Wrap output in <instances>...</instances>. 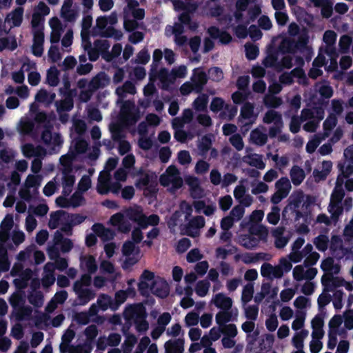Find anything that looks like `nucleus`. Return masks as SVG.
<instances>
[{"label":"nucleus","instance_id":"55","mask_svg":"<svg viewBox=\"0 0 353 353\" xmlns=\"http://www.w3.org/2000/svg\"><path fill=\"white\" fill-rule=\"evenodd\" d=\"M281 103V99L275 96H266L264 99L265 105L268 108H276Z\"/></svg>","mask_w":353,"mask_h":353},{"label":"nucleus","instance_id":"63","mask_svg":"<svg viewBox=\"0 0 353 353\" xmlns=\"http://www.w3.org/2000/svg\"><path fill=\"white\" fill-rule=\"evenodd\" d=\"M334 268V259L332 257H327L325 259L321 265V268L325 272H327L328 274H332V270Z\"/></svg>","mask_w":353,"mask_h":353},{"label":"nucleus","instance_id":"20","mask_svg":"<svg viewBox=\"0 0 353 353\" xmlns=\"http://www.w3.org/2000/svg\"><path fill=\"white\" fill-rule=\"evenodd\" d=\"M263 122L270 124L274 122L275 125H282L281 114L275 110H268L263 117Z\"/></svg>","mask_w":353,"mask_h":353},{"label":"nucleus","instance_id":"4","mask_svg":"<svg viewBox=\"0 0 353 353\" xmlns=\"http://www.w3.org/2000/svg\"><path fill=\"white\" fill-rule=\"evenodd\" d=\"M151 292L157 297L165 299L170 294V287L167 281L160 277L153 281L150 285Z\"/></svg>","mask_w":353,"mask_h":353},{"label":"nucleus","instance_id":"2","mask_svg":"<svg viewBox=\"0 0 353 353\" xmlns=\"http://www.w3.org/2000/svg\"><path fill=\"white\" fill-rule=\"evenodd\" d=\"M345 196V191L341 183H336V185L331 194L330 202L329 205V212L332 214L334 219H337L343 213V208L342 201Z\"/></svg>","mask_w":353,"mask_h":353},{"label":"nucleus","instance_id":"35","mask_svg":"<svg viewBox=\"0 0 353 353\" xmlns=\"http://www.w3.org/2000/svg\"><path fill=\"white\" fill-rule=\"evenodd\" d=\"M85 218L86 216L80 214H70L66 212L64 221H68L74 227L82 223L85 221Z\"/></svg>","mask_w":353,"mask_h":353},{"label":"nucleus","instance_id":"47","mask_svg":"<svg viewBox=\"0 0 353 353\" xmlns=\"http://www.w3.org/2000/svg\"><path fill=\"white\" fill-rule=\"evenodd\" d=\"M250 161L249 165L255 167L259 170H263L265 167V163L263 162L261 156L258 154H253L249 156Z\"/></svg>","mask_w":353,"mask_h":353},{"label":"nucleus","instance_id":"37","mask_svg":"<svg viewBox=\"0 0 353 353\" xmlns=\"http://www.w3.org/2000/svg\"><path fill=\"white\" fill-rule=\"evenodd\" d=\"M266 219L272 225H276L280 220V208L278 206H273L272 210L267 214Z\"/></svg>","mask_w":353,"mask_h":353},{"label":"nucleus","instance_id":"60","mask_svg":"<svg viewBox=\"0 0 353 353\" xmlns=\"http://www.w3.org/2000/svg\"><path fill=\"white\" fill-rule=\"evenodd\" d=\"M302 122L301 119H300L299 116H293L290 123V132L293 134L298 133L300 131Z\"/></svg>","mask_w":353,"mask_h":353},{"label":"nucleus","instance_id":"45","mask_svg":"<svg viewBox=\"0 0 353 353\" xmlns=\"http://www.w3.org/2000/svg\"><path fill=\"white\" fill-rule=\"evenodd\" d=\"M254 114V105L250 102L243 104L241 109V117L245 119H250Z\"/></svg>","mask_w":353,"mask_h":353},{"label":"nucleus","instance_id":"50","mask_svg":"<svg viewBox=\"0 0 353 353\" xmlns=\"http://www.w3.org/2000/svg\"><path fill=\"white\" fill-rule=\"evenodd\" d=\"M209 78L213 81H219L223 78L222 70L219 67H212L208 70Z\"/></svg>","mask_w":353,"mask_h":353},{"label":"nucleus","instance_id":"22","mask_svg":"<svg viewBox=\"0 0 353 353\" xmlns=\"http://www.w3.org/2000/svg\"><path fill=\"white\" fill-rule=\"evenodd\" d=\"M81 265L84 264L86 270L90 274H94L97 270V265L95 258L92 255L81 258Z\"/></svg>","mask_w":353,"mask_h":353},{"label":"nucleus","instance_id":"11","mask_svg":"<svg viewBox=\"0 0 353 353\" xmlns=\"http://www.w3.org/2000/svg\"><path fill=\"white\" fill-rule=\"evenodd\" d=\"M205 225V219L202 216H196L194 217L188 223L187 226V235L194 237L197 234V231L193 232L192 229L197 230L201 228Z\"/></svg>","mask_w":353,"mask_h":353},{"label":"nucleus","instance_id":"28","mask_svg":"<svg viewBox=\"0 0 353 353\" xmlns=\"http://www.w3.org/2000/svg\"><path fill=\"white\" fill-rule=\"evenodd\" d=\"M143 215L142 211L138 209L130 208L126 211L128 218L134 222L138 223L140 226L143 223Z\"/></svg>","mask_w":353,"mask_h":353},{"label":"nucleus","instance_id":"57","mask_svg":"<svg viewBox=\"0 0 353 353\" xmlns=\"http://www.w3.org/2000/svg\"><path fill=\"white\" fill-rule=\"evenodd\" d=\"M343 292L341 290H336L334 292L333 296V305L334 307L336 310H341L343 307Z\"/></svg>","mask_w":353,"mask_h":353},{"label":"nucleus","instance_id":"31","mask_svg":"<svg viewBox=\"0 0 353 353\" xmlns=\"http://www.w3.org/2000/svg\"><path fill=\"white\" fill-rule=\"evenodd\" d=\"M308 332L306 330H302L301 332L296 333L292 339L293 345L296 349L303 348L304 339L307 336Z\"/></svg>","mask_w":353,"mask_h":353},{"label":"nucleus","instance_id":"9","mask_svg":"<svg viewBox=\"0 0 353 353\" xmlns=\"http://www.w3.org/2000/svg\"><path fill=\"white\" fill-rule=\"evenodd\" d=\"M13 217L11 214H7L0 225V240L6 239L10 231L13 227Z\"/></svg>","mask_w":353,"mask_h":353},{"label":"nucleus","instance_id":"46","mask_svg":"<svg viewBox=\"0 0 353 353\" xmlns=\"http://www.w3.org/2000/svg\"><path fill=\"white\" fill-rule=\"evenodd\" d=\"M337 119L335 116H329L323 123V130L326 134H329L336 125Z\"/></svg>","mask_w":353,"mask_h":353},{"label":"nucleus","instance_id":"62","mask_svg":"<svg viewBox=\"0 0 353 353\" xmlns=\"http://www.w3.org/2000/svg\"><path fill=\"white\" fill-rule=\"evenodd\" d=\"M48 57L52 63H56L61 59L59 47L52 45L48 50Z\"/></svg>","mask_w":353,"mask_h":353},{"label":"nucleus","instance_id":"8","mask_svg":"<svg viewBox=\"0 0 353 353\" xmlns=\"http://www.w3.org/2000/svg\"><path fill=\"white\" fill-rule=\"evenodd\" d=\"M165 353H183L184 351V339L168 340L164 345Z\"/></svg>","mask_w":353,"mask_h":353},{"label":"nucleus","instance_id":"59","mask_svg":"<svg viewBox=\"0 0 353 353\" xmlns=\"http://www.w3.org/2000/svg\"><path fill=\"white\" fill-rule=\"evenodd\" d=\"M22 152L26 158L37 156V149L32 143H26L22 146Z\"/></svg>","mask_w":353,"mask_h":353},{"label":"nucleus","instance_id":"43","mask_svg":"<svg viewBox=\"0 0 353 353\" xmlns=\"http://www.w3.org/2000/svg\"><path fill=\"white\" fill-rule=\"evenodd\" d=\"M352 38L348 35H343L339 39V49L341 53H347L352 43Z\"/></svg>","mask_w":353,"mask_h":353},{"label":"nucleus","instance_id":"41","mask_svg":"<svg viewBox=\"0 0 353 353\" xmlns=\"http://www.w3.org/2000/svg\"><path fill=\"white\" fill-rule=\"evenodd\" d=\"M160 218L157 214H152L148 216L143 215V223L141 225L142 228H145L148 225L156 226L159 224Z\"/></svg>","mask_w":353,"mask_h":353},{"label":"nucleus","instance_id":"34","mask_svg":"<svg viewBox=\"0 0 353 353\" xmlns=\"http://www.w3.org/2000/svg\"><path fill=\"white\" fill-rule=\"evenodd\" d=\"M17 48V43L14 37H13L11 41H10L8 37L0 38V52L6 48L14 50Z\"/></svg>","mask_w":353,"mask_h":353},{"label":"nucleus","instance_id":"51","mask_svg":"<svg viewBox=\"0 0 353 353\" xmlns=\"http://www.w3.org/2000/svg\"><path fill=\"white\" fill-rule=\"evenodd\" d=\"M92 231L100 237H105L110 233L112 235V232L110 229L105 228L101 223H94L92 226Z\"/></svg>","mask_w":353,"mask_h":353},{"label":"nucleus","instance_id":"7","mask_svg":"<svg viewBox=\"0 0 353 353\" xmlns=\"http://www.w3.org/2000/svg\"><path fill=\"white\" fill-rule=\"evenodd\" d=\"M193 72L192 82L194 85L195 91L200 92L207 83L208 78L207 74L199 68L194 69Z\"/></svg>","mask_w":353,"mask_h":353},{"label":"nucleus","instance_id":"49","mask_svg":"<svg viewBox=\"0 0 353 353\" xmlns=\"http://www.w3.org/2000/svg\"><path fill=\"white\" fill-rule=\"evenodd\" d=\"M212 140L210 137L205 135L202 137L201 141L198 145V148L202 154H206L211 148Z\"/></svg>","mask_w":353,"mask_h":353},{"label":"nucleus","instance_id":"5","mask_svg":"<svg viewBox=\"0 0 353 353\" xmlns=\"http://www.w3.org/2000/svg\"><path fill=\"white\" fill-rule=\"evenodd\" d=\"M303 200V194L301 191L297 192L296 194H292L288 199V204L283 210V219H287V214L289 211L296 210L297 209H299Z\"/></svg>","mask_w":353,"mask_h":353},{"label":"nucleus","instance_id":"21","mask_svg":"<svg viewBox=\"0 0 353 353\" xmlns=\"http://www.w3.org/2000/svg\"><path fill=\"white\" fill-rule=\"evenodd\" d=\"M224 111L221 112L219 117L222 119L232 120L237 114V107L231 104H226L224 106Z\"/></svg>","mask_w":353,"mask_h":353},{"label":"nucleus","instance_id":"42","mask_svg":"<svg viewBox=\"0 0 353 353\" xmlns=\"http://www.w3.org/2000/svg\"><path fill=\"white\" fill-rule=\"evenodd\" d=\"M225 103L221 97H214L210 103V109L214 113H218L224 108Z\"/></svg>","mask_w":353,"mask_h":353},{"label":"nucleus","instance_id":"53","mask_svg":"<svg viewBox=\"0 0 353 353\" xmlns=\"http://www.w3.org/2000/svg\"><path fill=\"white\" fill-rule=\"evenodd\" d=\"M112 301L111 297L105 294H101L97 299L99 307L102 310H106L110 306Z\"/></svg>","mask_w":353,"mask_h":353},{"label":"nucleus","instance_id":"30","mask_svg":"<svg viewBox=\"0 0 353 353\" xmlns=\"http://www.w3.org/2000/svg\"><path fill=\"white\" fill-rule=\"evenodd\" d=\"M216 322L219 326H224L232 320V312L223 310L219 312L215 316Z\"/></svg>","mask_w":353,"mask_h":353},{"label":"nucleus","instance_id":"40","mask_svg":"<svg viewBox=\"0 0 353 353\" xmlns=\"http://www.w3.org/2000/svg\"><path fill=\"white\" fill-rule=\"evenodd\" d=\"M41 176L39 175L29 174L26 180V187L28 188H35L37 189L41 184Z\"/></svg>","mask_w":353,"mask_h":353},{"label":"nucleus","instance_id":"39","mask_svg":"<svg viewBox=\"0 0 353 353\" xmlns=\"http://www.w3.org/2000/svg\"><path fill=\"white\" fill-rule=\"evenodd\" d=\"M43 22L44 19L42 17V14H39L37 12H34L32 17L31 25L32 28V31L41 28L43 30Z\"/></svg>","mask_w":353,"mask_h":353},{"label":"nucleus","instance_id":"1","mask_svg":"<svg viewBox=\"0 0 353 353\" xmlns=\"http://www.w3.org/2000/svg\"><path fill=\"white\" fill-rule=\"evenodd\" d=\"M128 312L134 319V323L137 332H145L149 328V323L146 321L148 316L146 309L142 304L130 305Z\"/></svg>","mask_w":353,"mask_h":353},{"label":"nucleus","instance_id":"64","mask_svg":"<svg viewBox=\"0 0 353 353\" xmlns=\"http://www.w3.org/2000/svg\"><path fill=\"white\" fill-rule=\"evenodd\" d=\"M337 34L334 30H326L323 34V41L326 45H335Z\"/></svg>","mask_w":353,"mask_h":353},{"label":"nucleus","instance_id":"6","mask_svg":"<svg viewBox=\"0 0 353 353\" xmlns=\"http://www.w3.org/2000/svg\"><path fill=\"white\" fill-rule=\"evenodd\" d=\"M279 50L274 46H270L267 50V56L263 61V65L265 68H274L276 70L279 65Z\"/></svg>","mask_w":353,"mask_h":353},{"label":"nucleus","instance_id":"23","mask_svg":"<svg viewBox=\"0 0 353 353\" xmlns=\"http://www.w3.org/2000/svg\"><path fill=\"white\" fill-rule=\"evenodd\" d=\"M57 111L58 113L70 111L74 107V102L72 98L67 97L63 100L56 102Z\"/></svg>","mask_w":353,"mask_h":353},{"label":"nucleus","instance_id":"27","mask_svg":"<svg viewBox=\"0 0 353 353\" xmlns=\"http://www.w3.org/2000/svg\"><path fill=\"white\" fill-rule=\"evenodd\" d=\"M208 103V96L202 94L195 99L193 102L194 108L199 112L205 111Z\"/></svg>","mask_w":353,"mask_h":353},{"label":"nucleus","instance_id":"26","mask_svg":"<svg viewBox=\"0 0 353 353\" xmlns=\"http://www.w3.org/2000/svg\"><path fill=\"white\" fill-rule=\"evenodd\" d=\"M24 9L19 6L16 8L10 14L11 21L14 27H19L23 21Z\"/></svg>","mask_w":353,"mask_h":353},{"label":"nucleus","instance_id":"24","mask_svg":"<svg viewBox=\"0 0 353 353\" xmlns=\"http://www.w3.org/2000/svg\"><path fill=\"white\" fill-rule=\"evenodd\" d=\"M296 47V43L294 41L290 39H284L279 45L277 50L279 52L282 54L292 53L294 52V49Z\"/></svg>","mask_w":353,"mask_h":353},{"label":"nucleus","instance_id":"16","mask_svg":"<svg viewBox=\"0 0 353 353\" xmlns=\"http://www.w3.org/2000/svg\"><path fill=\"white\" fill-rule=\"evenodd\" d=\"M66 212L59 210L55 212H52L50 214V219L48 222V227L51 230L56 229L59 225L60 221L62 222L64 221V217H65Z\"/></svg>","mask_w":353,"mask_h":353},{"label":"nucleus","instance_id":"58","mask_svg":"<svg viewBox=\"0 0 353 353\" xmlns=\"http://www.w3.org/2000/svg\"><path fill=\"white\" fill-rule=\"evenodd\" d=\"M150 55L148 50L144 48L137 55L136 62L139 64L145 65L148 63Z\"/></svg>","mask_w":353,"mask_h":353},{"label":"nucleus","instance_id":"54","mask_svg":"<svg viewBox=\"0 0 353 353\" xmlns=\"http://www.w3.org/2000/svg\"><path fill=\"white\" fill-rule=\"evenodd\" d=\"M74 148L76 154H83L88 150V143L85 139L79 138L76 139Z\"/></svg>","mask_w":353,"mask_h":353},{"label":"nucleus","instance_id":"29","mask_svg":"<svg viewBox=\"0 0 353 353\" xmlns=\"http://www.w3.org/2000/svg\"><path fill=\"white\" fill-rule=\"evenodd\" d=\"M77 296L79 300V304L85 305L95 297V293L91 289L85 288L79 294H77Z\"/></svg>","mask_w":353,"mask_h":353},{"label":"nucleus","instance_id":"15","mask_svg":"<svg viewBox=\"0 0 353 353\" xmlns=\"http://www.w3.org/2000/svg\"><path fill=\"white\" fill-rule=\"evenodd\" d=\"M97 192L101 195L107 194L110 192V174L108 173L105 176L100 174L98 179V184L97 187Z\"/></svg>","mask_w":353,"mask_h":353},{"label":"nucleus","instance_id":"13","mask_svg":"<svg viewBox=\"0 0 353 353\" xmlns=\"http://www.w3.org/2000/svg\"><path fill=\"white\" fill-rule=\"evenodd\" d=\"M291 181L294 185H299L305 179L304 170L299 165H294L290 172Z\"/></svg>","mask_w":353,"mask_h":353},{"label":"nucleus","instance_id":"44","mask_svg":"<svg viewBox=\"0 0 353 353\" xmlns=\"http://www.w3.org/2000/svg\"><path fill=\"white\" fill-rule=\"evenodd\" d=\"M163 57V52L160 49H156L153 52L152 63L151 65V72H157L159 63Z\"/></svg>","mask_w":353,"mask_h":353},{"label":"nucleus","instance_id":"25","mask_svg":"<svg viewBox=\"0 0 353 353\" xmlns=\"http://www.w3.org/2000/svg\"><path fill=\"white\" fill-rule=\"evenodd\" d=\"M59 70L55 66L51 67L47 72L46 81L52 87L57 86L59 83Z\"/></svg>","mask_w":353,"mask_h":353},{"label":"nucleus","instance_id":"17","mask_svg":"<svg viewBox=\"0 0 353 353\" xmlns=\"http://www.w3.org/2000/svg\"><path fill=\"white\" fill-rule=\"evenodd\" d=\"M32 309L30 306L23 305L14 310V316L18 321L28 320L31 317Z\"/></svg>","mask_w":353,"mask_h":353},{"label":"nucleus","instance_id":"36","mask_svg":"<svg viewBox=\"0 0 353 353\" xmlns=\"http://www.w3.org/2000/svg\"><path fill=\"white\" fill-rule=\"evenodd\" d=\"M24 299L21 293L14 292L9 298V303L14 310L24 304Z\"/></svg>","mask_w":353,"mask_h":353},{"label":"nucleus","instance_id":"12","mask_svg":"<svg viewBox=\"0 0 353 353\" xmlns=\"http://www.w3.org/2000/svg\"><path fill=\"white\" fill-rule=\"evenodd\" d=\"M214 303L218 308L223 310H230L232 305V300L223 294L219 293L215 296Z\"/></svg>","mask_w":353,"mask_h":353},{"label":"nucleus","instance_id":"38","mask_svg":"<svg viewBox=\"0 0 353 353\" xmlns=\"http://www.w3.org/2000/svg\"><path fill=\"white\" fill-rule=\"evenodd\" d=\"M28 301L34 307H39L43 303V296L41 292L37 291L28 296Z\"/></svg>","mask_w":353,"mask_h":353},{"label":"nucleus","instance_id":"52","mask_svg":"<svg viewBox=\"0 0 353 353\" xmlns=\"http://www.w3.org/2000/svg\"><path fill=\"white\" fill-rule=\"evenodd\" d=\"M321 141V138L318 135H315L312 139H310L306 144L305 150L309 154H312L315 152L317 147Z\"/></svg>","mask_w":353,"mask_h":353},{"label":"nucleus","instance_id":"56","mask_svg":"<svg viewBox=\"0 0 353 353\" xmlns=\"http://www.w3.org/2000/svg\"><path fill=\"white\" fill-rule=\"evenodd\" d=\"M259 53V48L256 46L250 44L245 46V57L248 60H254Z\"/></svg>","mask_w":353,"mask_h":353},{"label":"nucleus","instance_id":"19","mask_svg":"<svg viewBox=\"0 0 353 353\" xmlns=\"http://www.w3.org/2000/svg\"><path fill=\"white\" fill-rule=\"evenodd\" d=\"M275 188L279 192L288 196L291 188V183L287 177H281L275 183Z\"/></svg>","mask_w":353,"mask_h":353},{"label":"nucleus","instance_id":"10","mask_svg":"<svg viewBox=\"0 0 353 353\" xmlns=\"http://www.w3.org/2000/svg\"><path fill=\"white\" fill-rule=\"evenodd\" d=\"M186 184L190 187L191 195L193 198H199L201 196V188L198 178L189 176L185 179Z\"/></svg>","mask_w":353,"mask_h":353},{"label":"nucleus","instance_id":"32","mask_svg":"<svg viewBox=\"0 0 353 353\" xmlns=\"http://www.w3.org/2000/svg\"><path fill=\"white\" fill-rule=\"evenodd\" d=\"M329 239L326 235L320 234L314 239V244L316 249L325 252L328 248Z\"/></svg>","mask_w":353,"mask_h":353},{"label":"nucleus","instance_id":"3","mask_svg":"<svg viewBox=\"0 0 353 353\" xmlns=\"http://www.w3.org/2000/svg\"><path fill=\"white\" fill-rule=\"evenodd\" d=\"M138 174L140 177L137 180L135 185L138 189L145 188L151 193H156L157 190L156 189L157 176L153 174H149L145 172L143 170H140L138 172Z\"/></svg>","mask_w":353,"mask_h":353},{"label":"nucleus","instance_id":"61","mask_svg":"<svg viewBox=\"0 0 353 353\" xmlns=\"http://www.w3.org/2000/svg\"><path fill=\"white\" fill-rule=\"evenodd\" d=\"M74 320L79 325H87L90 322V314L87 312H77L74 316Z\"/></svg>","mask_w":353,"mask_h":353},{"label":"nucleus","instance_id":"48","mask_svg":"<svg viewBox=\"0 0 353 353\" xmlns=\"http://www.w3.org/2000/svg\"><path fill=\"white\" fill-rule=\"evenodd\" d=\"M254 287L252 284L246 285L243 290L241 300L243 303H247L251 301L253 297Z\"/></svg>","mask_w":353,"mask_h":353},{"label":"nucleus","instance_id":"33","mask_svg":"<svg viewBox=\"0 0 353 353\" xmlns=\"http://www.w3.org/2000/svg\"><path fill=\"white\" fill-rule=\"evenodd\" d=\"M210 283L207 280H201L198 281L195 287V292L199 296H205L209 290Z\"/></svg>","mask_w":353,"mask_h":353},{"label":"nucleus","instance_id":"14","mask_svg":"<svg viewBox=\"0 0 353 353\" xmlns=\"http://www.w3.org/2000/svg\"><path fill=\"white\" fill-rule=\"evenodd\" d=\"M55 93H49L45 89H40L35 95V101L49 105L54 101Z\"/></svg>","mask_w":353,"mask_h":353},{"label":"nucleus","instance_id":"18","mask_svg":"<svg viewBox=\"0 0 353 353\" xmlns=\"http://www.w3.org/2000/svg\"><path fill=\"white\" fill-rule=\"evenodd\" d=\"M250 139L257 145H264L268 141V136L258 129L253 130L250 133Z\"/></svg>","mask_w":353,"mask_h":353}]
</instances>
